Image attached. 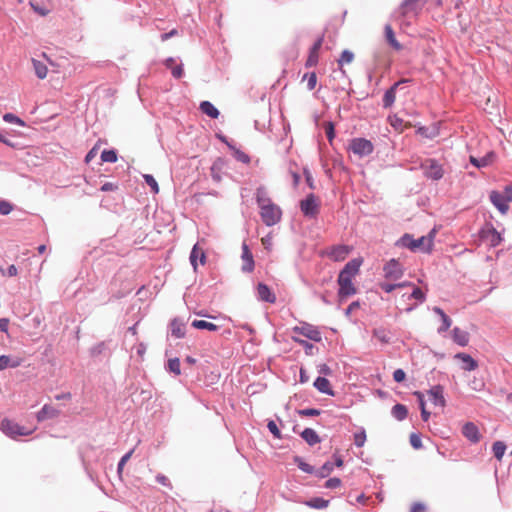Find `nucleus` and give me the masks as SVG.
Listing matches in <instances>:
<instances>
[{
    "instance_id": "0e129e2a",
    "label": "nucleus",
    "mask_w": 512,
    "mask_h": 512,
    "mask_svg": "<svg viewBox=\"0 0 512 512\" xmlns=\"http://www.w3.org/2000/svg\"><path fill=\"white\" fill-rule=\"evenodd\" d=\"M171 74L174 78L179 79L183 76V67L182 65H177L171 69Z\"/></svg>"
},
{
    "instance_id": "c9c22d12",
    "label": "nucleus",
    "mask_w": 512,
    "mask_h": 512,
    "mask_svg": "<svg viewBox=\"0 0 512 512\" xmlns=\"http://www.w3.org/2000/svg\"><path fill=\"white\" fill-rule=\"evenodd\" d=\"M294 463L297 465V467H298L301 471H303V472H305V473H307V474H314V475H315V473H316V469H315V467H314V466H312V465H310V464H308V463H306V462L303 460V458H302V457H300V456H295V457H294Z\"/></svg>"
},
{
    "instance_id": "4be33fe9",
    "label": "nucleus",
    "mask_w": 512,
    "mask_h": 512,
    "mask_svg": "<svg viewBox=\"0 0 512 512\" xmlns=\"http://www.w3.org/2000/svg\"><path fill=\"white\" fill-rule=\"evenodd\" d=\"M495 159V153L494 152H488L486 155H484L481 158H477L474 156H470L469 161L470 163L477 167V168H485L493 163Z\"/></svg>"
},
{
    "instance_id": "2f4dec72",
    "label": "nucleus",
    "mask_w": 512,
    "mask_h": 512,
    "mask_svg": "<svg viewBox=\"0 0 512 512\" xmlns=\"http://www.w3.org/2000/svg\"><path fill=\"white\" fill-rule=\"evenodd\" d=\"M200 110L207 116L216 119L220 112L219 110L209 101H202L200 103Z\"/></svg>"
},
{
    "instance_id": "680f3d73",
    "label": "nucleus",
    "mask_w": 512,
    "mask_h": 512,
    "mask_svg": "<svg viewBox=\"0 0 512 512\" xmlns=\"http://www.w3.org/2000/svg\"><path fill=\"white\" fill-rule=\"evenodd\" d=\"M405 377H406V373L403 369L399 368L393 372V380L397 383L404 381Z\"/></svg>"
},
{
    "instance_id": "4468645a",
    "label": "nucleus",
    "mask_w": 512,
    "mask_h": 512,
    "mask_svg": "<svg viewBox=\"0 0 512 512\" xmlns=\"http://www.w3.org/2000/svg\"><path fill=\"white\" fill-rule=\"evenodd\" d=\"M489 198L491 203L498 209L501 214H506L508 212L509 205L502 192L493 190L490 192Z\"/></svg>"
},
{
    "instance_id": "e2e57ef3",
    "label": "nucleus",
    "mask_w": 512,
    "mask_h": 512,
    "mask_svg": "<svg viewBox=\"0 0 512 512\" xmlns=\"http://www.w3.org/2000/svg\"><path fill=\"white\" fill-rule=\"evenodd\" d=\"M317 63H318V54L310 52L309 56L306 60L305 66L312 67V66H315Z\"/></svg>"
},
{
    "instance_id": "a878e982",
    "label": "nucleus",
    "mask_w": 512,
    "mask_h": 512,
    "mask_svg": "<svg viewBox=\"0 0 512 512\" xmlns=\"http://www.w3.org/2000/svg\"><path fill=\"white\" fill-rule=\"evenodd\" d=\"M300 436L309 446H314L321 442L319 435L312 428H305Z\"/></svg>"
},
{
    "instance_id": "39448f33",
    "label": "nucleus",
    "mask_w": 512,
    "mask_h": 512,
    "mask_svg": "<svg viewBox=\"0 0 512 512\" xmlns=\"http://www.w3.org/2000/svg\"><path fill=\"white\" fill-rule=\"evenodd\" d=\"M350 149L359 157H365L373 153L374 146L370 140L359 137L351 140Z\"/></svg>"
},
{
    "instance_id": "37998d69",
    "label": "nucleus",
    "mask_w": 512,
    "mask_h": 512,
    "mask_svg": "<svg viewBox=\"0 0 512 512\" xmlns=\"http://www.w3.org/2000/svg\"><path fill=\"white\" fill-rule=\"evenodd\" d=\"M373 336L383 344H387L390 342V337L388 336L386 330L383 328L374 329Z\"/></svg>"
},
{
    "instance_id": "cd10ccee",
    "label": "nucleus",
    "mask_w": 512,
    "mask_h": 512,
    "mask_svg": "<svg viewBox=\"0 0 512 512\" xmlns=\"http://www.w3.org/2000/svg\"><path fill=\"white\" fill-rule=\"evenodd\" d=\"M255 195L256 202L259 208L273 204L264 187H258Z\"/></svg>"
},
{
    "instance_id": "c756f323",
    "label": "nucleus",
    "mask_w": 512,
    "mask_h": 512,
    "mask_svg": "<svg viewBox=\"0 0 512 512\" xmlns=\"http://www.w3.org/2000/svg\"><path fill=\"white\" fill-rule=\"evenodd\" d=\"M385 38L387 42L396 50L400 51L402 49V45L399 43V41L396 39L394 31L392 27L387 24L385 25Z\"/></svg>"
},
{
    "instance_id": "b1692460",
    "label": "nucleus",
    "mask_w": 512,
    "mask_h": 512,
    "mask_svg": "<svg viewBox=\"0 0 512 512\" xmlns=\"http://www.w3.org/2000/svg\"><path fill=\"white\" fill-rule=\"evenodd\" d=\"M452 339L459 346L465 347L469 343V333L460 329L459 327H454L452 330Z\"/></svg>"
},
{
    "instance_id": "49530a36",
    "label": "nucleus",
    "mask_w": 512,
    "mask_h": 512,
    "mask_svg": "<svg viewBox=\"0 0 512 512\" xmlns=\"http://www.w3.org/2000/svg\"><path fill=\"white\" fill-rule=\"evenodd\" d=\"M3 120L7 123L16 124L21 127H24L26 125L25 122L21 118H19L18 116L14 115L12 113L4 114Z\"/></svg>"
},
{
    "instance_id": "603ef678",
    "label": "nucleus",
    "mask_w": 512,
    "mask_h": 512,
    "mask_svg": "<svg viewBox=\"0 0 512 512\" xmlns=\"http://www.w3.org/2000/svg\"><path fill=\"white\" fill-rule=\"evenodd\" d=\"M267 428L268 430L270 431V433L277 439H282V434L277 426V424L273 421V420H270L267 424Z\"/></svg>"
},
{
    "instance_id": "79ce46f5",
    "label": "nucleus",
    "mask_w": 512,
    "mask_h": 512,
    "mask_svg": "<svg viewBox=\"0 0 512 512\" xmlns=\"http://www.w3.org/2000/svg\"><path fill=\"white\" fill-rule=\"evenodd\" d=\"M101 160L103 162L115 163L117 161V152L114 149L103 150Z\"/></svg>"
},
{
    "instance_id": "9b49d317",
    "label": "nucleus",
    "mask_w": 512,
    "mask_h": 512,
    "mask_svg": "<svg viewBox=\"0 0 512 512\" xmlns=\"http://www.w3.org/2000/svg\"><path fill=\"white\" fill-rule=\"evenodd\" d=\"M430 401L435 406L439 407H445L446 406V400L444 397V388L441 385H434L427 391Z\"/></svg>"
},
{
    "instance_id": "f3484780",
    "label": "nucleus",
    "mask_w": 512,
    "mask_h": 512,
    "mask_svg": "<svg viewBox=\"0 0 512 512\" xmlns=\"http://www.w3.org/2000/svg\"><path fill=\"white\" fill-rule=\"evenodd\" d=\"M60 415V410L55 407L45 404L36 414V419L38 422H43L48 419L57 418Z\"/></svg>"
},
{
    "instance_id": "423d86ee",
    "label": "nucleus",
    "mask_w": 512,
    "mask_h": 512,
    "mask_svg": "<svg viewBox=\"0 0 512 512\" xmlns=\"http://www.w3.org/2000/svg\"><path fill=\"white\" fill-rule=\"evenodd\" d=\"M480 239L490 247H496L502 242L501 234L492 224H486L479 232Z\"/></svg>"
},
{
    "instance_id": "ea45409f",
    "label": "nucleus",
    "mask_w": 512,
    "mask_h": 512,
    "mask_svg": "<svg viewBox=\"0 0 512 512\" xmlns=\"http://www.w3.org/2000/svg\"><path fill=\"white\" fill-rule=\"evenodd\" d=\"M229 148L233 150V156L234 158L241 162V163H244V164H249L250 163V157L248 154H246L245 152H243L242 150L240 149H236L235 147L229 145Z\"/></svg>"
},
{
    "instance_id": "13d9d810",
    "label": "nucleus",
    "mask_w": 512,
    "mask_h": 512,
    "mask_svg": "<svg viewBox=\"0 0 512 512\" xmlns=\"http://www.w3.org/2000/svg\"><path fill=\"white\" fill-rule=\"evenodd\" d=\"M325 488L327 489H334V488H338L341 486V479L340 478H337V477H333V478H329L326 482H325Z\"/></svg>"
},
{
    "instance_id": "f8f14e48",
    "label": "nucleus",
    "mask_w": 512,
    "mask_h": 512,
    "mask_svg": "<svg viewBox=\"0 0 512 512\" xmlns=\"http://www.w3.org/2000/svg\"><path fill=\"white\" fill-rule=\"evenodd\" d=\"M463 436L471 443L476 444L481 439L479 428L473 422H466L462 427Z\"/></svg>"
},
{
    "instance_id": "473e14b6",
    "label": "nucleus",
    "mask_w": 512,
    "mask_h": 512,
    "mask_svg": "<svg viewBox=\"0 0 512 512\" xmlns=\"http://www.w3.org/2000/svg\"><path fill=\"white\" fill-rule=\"evenodd\" d=\"M392 416L398 421L404 420L408 415V409L403 404H395L391 410Z\"/></svg>"
},
{
    "instance_id": "e433bc0d",
    "label": "nucleus",
    "mask_w": 512,
    "mask_h": 512,
    "mask_svg": "<svg viewBox=\"0 0 512 512\" xmlns=\"http://www.w3.org/2000/svg\"><path fill=\"white\" fill-rule=\"evenodd\" d=\"M191 326L195 329H200V330H209V331H216L218 330V326L211 323V322H208V321H205V320H193L192 323H191Z\"/></svg>"
},
{
    "instance_id": "6ab92c4d",
    "label": "nucleus",
    "mask_w": 512,
    "mask_h": 512,
    "mask_svg": "<svg viewBox=\"0 0 512 512\" xmlns=\"http://www.w3.org/2000/svg\"><path fill=\"white\" fill-rule=\"evenodd\" d=\"M350 252L347 245H335L330 248L327 255L334 261H343Z\"/></svg>"
},
{
    "instance_id": "a211bd4d",
    "label": "nucleus",
    "mask_w": 512,
    "mask_h": 512,
    "mask_svg": "<svg viewBox=\"0 0 512 512\" xmlns=\"http://www.w3.org/2000/svg\"><path fill=\"white\" fill-rule=\"evenodd\" d=\"M257 298L260 301L267 303H274L276 301L275 294L271 291L268 285L259 283L256 288Z\"/></svg>"
},
{
    "instance_id": "6e6552de",
    "label": "nucleus",
    "mask_w": 512,
    "mask_h": 512,
    "mask_svg": "<svg viewBox=\"0 0 512 512\" xmlns=\"http://www.w3.org/2000/svg\"><path fill=\"white\" fill-rule=\"evenodd\" d=\"M300 209L306 217H316L319 211V205L313 193L308 194L305 199L301 200Z\"/></svg>"
},
{
    "instance_id": "c85d7f7f",
    "label": "nucleus",
    "mask_w": 512,
    "mask_h": 512,
    "mask_svg": "<svg viewBox=\"0 0 512 512\" xmlns=\"http://www.w3.org/2000/svg\"><path fill=\"white\" fill-rule=\"evenodd\" d=\"M198 258H200V262L202 264L205 263V261H206L205 253L201 249H199L197 244H195L191 250L190 257H189L190 263L193 266L194 270L197 269V259Z\"/></svg>"
},
{
    "instance_id": "9d476101",
    "label": "nucleus",
    "mask_w": 512,
    "mask_h": 512,
    "mask_svg": "<svg viewBox=\"0 0 512 512\" xmlns=\"http://www.w3.org/2000/svg\"><path fill=\"white\" fill-rule=\"evenodd\" d=\"M384 275L388 279H400L403 276L402 265L396 259H390L383 267Z\"/></svg>"
},
{
    "instance_id": "5701e85b",
    "label": "nucleus",
    "mask_w": 512,
    "mask_h": 512,
    "mask_svg": "<svg viewBox=\"0 0 512 512\" xmlns=\"http://www.w3.org/2000/svg\"><path fill=\"white\" fill-rule=\"evenodd\" d=\"M433 312L437 315H439L441 319V326L437 329V332L439 334H443L446 332L452 325L451 318L438 306L433 307Z\"/></svg>"
},
{
    "instance_id": "5fc2aeb1",
    "label": "nucleus",
    "mask_w": 512,
    "mask_h": 512,
    "mask_svg": "<svg viewBox=\"0 0 512 512\" xmlns=\"http://www.w3.org/2000/svg\"><path fill=\"white\" fill-rule=\"evenodd\" d=\"M133 451H134V450H130V451H128L126 454H124V455L122 456V458H121V459H120V461L118 462V465H117V472H118L119 474H121V473H122V470H123V468H124V466H125L126 462L131 458V456H132V454H133Z\"/></svg>"
},
{
    "instance_id": "72a5a7b5",
    "label": "nucleus",
    "mask_w": 512,
    "mask_h": 512,
    "mask_svg": "<svg viewBox=\"0 0 512 512\" xmlns=\"http://www.w3.org/2000/svg\"><path fill=\"white\" fill-rule=\"evenodd\" d=\"M305 505L313 509H324L328 507L329 500H326L321 497H314L305 501Z\"/></svg>"
},
{
    "instance_id": "a18cd8bd",
    "label": "nucleus",
    "mask_w": 512,
    "mask_h": 512,
    "mask_svg": "<svg viewBox=\"0 0 512 512\" xmlns=\"http://www.w3.org/2000/svg\"><path fill=\"white\" fill-rule=\"evenodd\" d=\"M354 59V53L348 49L343 50V52L340 55V58L338 59V64L340 66L344 64H349Z\"/></svg>"
},
{
    "instance_id": "09e8293b",
    "label": "nucleus",
    "mask_w": 512,
    "mask_h": 512,
    "mask_svg": "<svg viewBox=\"0 0 512 512\" xmlns=\"http://www.w3.org/2000/svg\"><path fill=\"white\" fill-rule=\"evenodd\" d=\"M302 80H307V88L309 91L313 90L317 84V76L316 73H306L304 74Z\"/></svg>"
},
{
    "instance_id": "f704fd0d",
    "label": "nucleus",
    "mask_w": 512,
    "mask_h": 512,
    "mask_svg": "<svg viewBox=\"0 0 512 512\" xmlns=\"http://www.w3.org/2000/svg\"><path fill=\"white\" fill-rule=\"evenodd\" d=\"M32 64H33V68H34L36 76L39 79L46 78L47 73H48V68H47L46 64L43 63L42 61H39L36 59H32Z\"/></svg>"
},
{
    "instance_id": "bf43d9fd",
    "label": "nucleus",
    "mask_w": 512,
    "mask_h": 512,
    "mask_svg": "<svg viewBox=\"0 0 512 512\" xmlns=\"http://www.w3.org/2000/svg\"><path fill=\"white\" fill-rule=\"evenodd\" d=\"M410 444L414 449L422 448V441L418 434L412 433L410 435Z\"/></svg>"
},
{
    "instance_id": "a19ab883",
    "label": "nucleus",
    "mask_w": 512,
    "mask_h": 512,
    "mask_svg": "<svg viewBox=\"0 0 512 512\" xmlns=\"http://www.w3.org/2000/svg\"><path fill=\"white\" fill-rule=\"evenodd\" d=\"M167 369L169 370V372L175 374L176 376L180 375L181 369H180L179 358L175 357V358L169 359L168 363H167Z\"/></svg>"
},
{
    "instance_id": "ddd939ff",
    "label": "nucleus",
    "mask_w": 512,
    "mask_h": 512,
    "mask_svg": "<svg viewBox=\"0 0 512 512\" xmlns=\"http://www.w3.org/2000/svg\"><path fill=\"white\" fill-rule=\"evenodd\" d=\"M408 82H410L409 79H401V80L397 81L396 83H394L388 90L385 91L383 99H382L384 108H389L394 104L395 99H396L397 88L401 84L408 83Z\"/></svg>"
},
{
    "instance_id": "7c9ffc66",
    "label": "nucleus",
    "mask_w": 512,
    "mask_h": 512,
    "mask_svg": "<svg viewBox=\"0 0 512 512\" xmlns=\"http://www.w3.org/2000/svg\"><path fill=\"white\" fill-rule=\"evenodd\" d=\"M21 365V360L18 358H11L8 355H1L0 356V371L10 367V368H16Z\"/></svg>"
},
{
    "instance_id": "aec40b11",
    "label": "nucleus",
    "mask_w": 512,
    "mask_h": 512,
    "mask_svg": "<svg viewBox=\"0 0 512 512\" xmlns=\"http://www.w3.org/2000/svg\"><path fill=\"white\" fill-rule=\"evenodd\" d=\"M32 10L39 16L45 17L51 12V6L48 0H30Z\"/></svg>"
},
{
    "instance_id": "393cba45",
    "label": "nucleus",
    "mask_w": 512,
    "mask_h": 512,
    "mask_svg": "<svg viewBox=\"0 0 512 512\" xmlns=\"http://www.w3.org/2000/svg\"><path fill=\"white\" fill-rule=\"evenodd\" d=\"M314 387L323 394L334 396V391L330 388V382L325 377H317L314 381Z\"/></svg>"
},
{
    "instance_id": "7ed1b4c3",
    "label": "nucleus",
    "mask_w": 512,
    "mask_h": 512,
    "mask_svg": "<svg viewBox=\"0 0 512 512\" xmlns=\"http://www.w3.org/2000/svg\"><path fill=\"white\" fill-rule=\"evenodd\" d=\"M0 428L5 435L13 439L19 436H28L32 433L31 430H27L25 427L9 419H3Z\"/></svg>"
},
{
    "instance_id": "69168bd1",
    "label": "nucleus",
    "mask_w": 512,
    "mask_h": 512,
    "mask_svg": "<svg viewBox=\"0 0 512 512\" xmlns=\"http://www.w3.org/2000/svg\"><path fill=\"white\" fill-rule=\"evenodd\" d=\"M413 395L416 396V398L418 400L419 408L420 409L426 408L424 394L422 392H420V391H415L413 393Z\"/></svg>"
},
{
    "instance_id": "20e7f679",
    "label": "nucleus",
    "mask_w": 512,
    "mask_h": 512,
    "mask_svg": "<svg viewBox=\"0 0 512 512\" xmlns=\"http://www.w3.org/2000/svg\"><path fill=\"white\" fill-rule=\"evenodd\" d=\"M260 216L266 226L277 224L282 216L281 209L274 203L260 208Z\"/></svg>"
},
{
    "instance_id": "774afa93",
    "label": "nucleus",
    "mask_w": 512,
    "mask_h": 512,
    "mask_svg": "<svg viewBox=\"0 0 512 512\" xmlns=\"http://www.w3.org/2000/svg\"><path fill=\"white\" fill-rule=\"evenodd\" d=\"M502 194L507 202L512 201V186H505Z\"/></svg>"
},
{
    "instance_id": "052dcab7",
    "label": "nucleus",
    "mask_w": 512,
    "mask_h": 512,
    "mask_svg": "<svg viewBox=\"0 0 512 512\" xmlns=\"http://www.w3.org/2000/svg\"><path fill=\"white\" fill-rule=\"evenodd\" d=\"M325 133H326L328 140L331 142L335 137V130H334V125L332 122H327V124L325 126Z\"/></svg>"
},
{
    "instance_id": "f03ea898",
    "label": "nucleus",
    "mask_w": 512,
    "mask_h": 512,
    "mask_svg": "<svg viewBox=\"0 0 512 512\" xmlns=\"http://www.w3.org/2000/svg\"><path fill=\"white\" fill-rule=\"evenodd\" d=\"M420 168L423 171V175L430 180L439 181L444 176L443 166L437 159L426 158L420 164Z\"/></svg>"
},
{
    "instance_id": "4d7b16f0",
    "label": "nucleus",
    "mask_w": 512,
    "mask_h": 512,
    "mask_svg": "<svg viewBox=\"0 0 512 512\" xmlns=\"http://www.w3.org/2000/svg\"><path fill=\"white\" fill-rule=\"evenodd\" d=\"M366 441V433L364 430L354 434V444L357 447H362Z\"/></svg>"
},
{
    "instance_id": "3c124183",
    "label": "nucleus",
    "mask_w": 512,
    "mask_h": 512,
    "mask_svg": "<svg viewBox=\"0 0 512 512\" xmlns=\"http://www.w3.org/2000/svg\"><path fill=\"white\" fill-rule=\"evenodd\" d=\"M406 285H411V284L407 283V282L398 283V284H391V283L384 282V283L380 284V287L386 293H391L395 288H397V287H404Z\"/></svg>"
},
{
    "instance_id": "f257e3e1",
    "label": "nucleus",
    "mask_w": 512,
    "mask_h": 512,
    "mask_svg": "<svg viewBox=\"0 0 512 512\" xmlns=\"http://www.w3.org/2000/svg\"><path fill=\"white\" fill-rule=\"evenodd\" d=\"M361 264L362 259L354 258L347 262L340 271L337 282L339 284L338 295L341 298L348 297L356 293V288L353 285L352 279L359 272Z\"/></svg>"
},
{
    "instance_id": "412c9836",
    "label": "nucleus",
    "mask_w": 512,
    "mask_h": 512,
    "mask_svg": "<svg viewBox=\"0 0 512 512\" xmlns=\"http://www.w3.org/2000/svg\"><path fill=\"white\" fill-rule=\"evenodd\" d=\"M454 358L458 359L462 362L461 368L464 371H473L478 367L477 361L474 358H472L469 354L460 352V353H457L454 356Z\"/></svg>"
},
{
    "instance_id": "1a4fd4ad",
    "label": "nucleus",
    "mask_w": 512,
    "mask_h": 512,
    "mask_svg": "<svg viewBox=\"0 0 512 512\" xmlns=\"http://www.w3.org/2000/svg\"><path fill=\"white\" fill-rule=\"evenodd\" d=\"M293 332L315 342H319L322 339L320 331L309 323H303L301 326H295L293 328Z\"/></svg>"
},
{
    "instance_id": "dca6fc26",
    "label": "nucleus",
    "mask_w": 512,
    "mask_h": 512,
    "mask_svg": "<svg viewBox=\"0 0 512 512\" xmlns=\"http://www.w3.org/2000/svg\"><path fill=\"white\" fill-rule=\"evenodd\" d=\"M241 258L243 260L242 271L245 273H250L254 270L255 263L253 259V255L249 249V246L246 242L242 243V255Z\"/></svg>"
},
{
    "instance_id": "58836bf2",
    "label": "nucleus",
    "mask_w": 512,
    "mask_h": 512,
    "mask_svg": "<svg viewBox=\"0 0 512 512\" xmlns=\"http://www.w3.org/2000/svg\"><path fill=\"white\" fill-rule=\"evenodd\" d=\"M494 457L501 461L506 451V444L503 441H495L492 445Z\"/></svg>"
},
{
    "instance_id": "de8ad7c7",
    "label": "nucleus",
    "mask_w": 512,
    "mask_h": 512,
    "mask_svg": "<svg viewBox=\"0 0 512 512\" xmlns=\"http://www.w3.org/2000/svg\"><path fill=\"white\" fill-rule=\"evenodd\" d=\"M107 349V343L105 341L99 342L90 349L92 357H97L105 352Z\"/></svg>"
},
{
    "instance_id": "2eb2a0df",
    "label": "nucleus",
    "mask_w": 512,
    "mask_h": 512,
    "mask_svg": "<svg viewBox=\"0 0 512 512\" xmlns=\"http://www.w3.org/2000/svg\"><path fill=\"white\" fill-rule=\"evenodd\" d=\"M427 0H404L400 6L402 15H406L408 13H419L423 6L426 4Z\"/></svg>"
},
{
    "instance_id": "0eeeda50",
    "label": "nucleus",
    "mask_w": 512,
    "mask_h": 512,
    "mask_svg": "<svg viewBox=\"0 0 512 512\" xmlns=\"http://www.w3.org/2000/svg\"><path fill=\"white\" fill-rule=\"evenodd\" d=\"M425 242L428 243V248H430V246L432 245L431 240L427 241L424 236H422L418 239H414L412 235L406 233L396 242V245L404 247V248H408L411 251H416L418 248H421L422 246H424Z\"/></svg>"
},
{
    "instance_id": "338daca9",
    "label": "nucleus",
    "mask_w": 512,
    "mask_h": 512,
    "mask_svg": "<svg viewBox=\"0 0 512 512\" xmlns=\"http://www.w3.org/2000/svg\"><path fill=\"white\" fill-rule=\"evenodd\" d=\"M425 511H426V506H425V504H423L421 502H415L410 508V512H425Z\"/></svg>"
},
{
    "instance_id": "4c0bfd02",
    "label": "nucleus",
    "mask_w": 512,
    "mask_h": 512,
    "mask_svg": "<svg viewBox=\"0 0 512 512\" xmlns=\"http://www.w3.org/2000/svg\"><path fill=\"white\" fill-rule=\"evenodd\" d=\"M333 469V462L327 461L320 468L316 469L315 475L319 478H326L332 473Z\"/></svg>"
},
{
    "instance_id": "c03bdc74",
    "label": "nucleus",
    "mask_w": 512,
    "mask_h": 512,
    "mask_svg": "<svg viewBox=\"0 0 512 512\" xmlns=\"http://www.w3.org/2000/svg\"><path fill=\"white\" fill-rule=\"evenodd\" d=\"M408 299H416L419 304L425 302L426 294L421 288L414 286L412 293L408 296Z\"/></svg>"
},
{
    "instance_id": "8fccbe9b",
    "label": "nucleus",
    "mask_w": 512,
    "mask_h": 512,
    "mask_svg": "<svg viewBox=\"0 0 512 512\" xmlns=\"http://www.w3.org/2000/svg\"><path fill=\"white\" fill-rule=\"evenodd\" d=\"M146 184L151 188L153 193L159 192V186L155 178L150 174L143 175Z\"/></svg>"
},
{
    "instance_id": "6e6d98bb",
    "label": "nucleus",
    "mask_w": 512,
    "mask_h": 512,
    "mask_svg": "<svg viewBox=\"0 0 512 512\" xmlns=\"http://www.w3.org/2000/svg\"><path fill=\"white\" fill-rule=\"evenodd\" d=\"M13 210V205L6 201V200H1L0 201V214L1 215H8L11 213V211Z\"/></svg>"
},
{
    "instance_id": "864d4df0",
    "label": "nucleus",
    "mask_w": 512,
    "mask_h": 512,
    "mask_svg": "<svg viewBox=\"0 0 512 512\" xmlns=\"http://www.w3.org/2000/svg\"><path fill=\"white\" fill-rule=\"evenodd\" d=\"M298 414L300 416L314 417V416H319L321 414V410L316 409V408H305V409L298 410Z\"/></svg>"
},
{
    "instance_id": "bb28decb",
    "label": "nucleus",
    "mask_w": 512,
    "mask_h": 512,
    "mask_svg": "<svg viewBox=\"0 0 512 512\" xmlns=\"http://www.w3.org/2000/svg\"><path fill=\"white\" fill-rule=\"evenodd\" d=\"M171 335L175 338L181 339L185 336V324L178 318H174L170 323Z\"/></svg>"
}]
</instances>
